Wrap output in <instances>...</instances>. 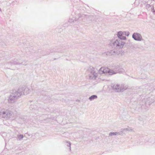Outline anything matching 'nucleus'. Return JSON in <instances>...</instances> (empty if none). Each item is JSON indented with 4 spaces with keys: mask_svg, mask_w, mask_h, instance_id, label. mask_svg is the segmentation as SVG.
<instances>
[{
    "mask_svg": "<svg viewBox=\"0 0 155 155\" xmlns=\"http://www.w3.org/2000/svg\"><path fill=\"white\" fill-rule=\"evenodd\" d=\"M116 134L114 133H111L109 134V135L110 136H112V135H116Z\"/></svg>",
    "mask_w": 155,
    "mask_h": 155,
    "instance_id": "5",
    "label": "nucleus"
},
{
    "mask_svg": "<svg viewBox=\"0 0 155 155\" xmlns=\"http://www.w3.org/2000/svg\"><path fill=\"white\" fill-rule=\"evenodd\" d=\"M123 32H122L121 31H119L118 33V36L120 38V37L122 36L123 35Z\"/></svg>",
    "mask_w": 155,
    "mask_h": 155,
    "instance_id": "4",
    "label": "nucleus"
},
{
    "mask_svg": "<svg viewBox=\"0 0 155 155\" xmlns=\"http://www.w3.org/2000/svg\"><path fill=\"white\" fill-rule=\"evenodd\" d=\"M97 96L95 95H93L91 96L90 98L89 99L91 100L93 99L96 98H97Z\"/></svg>",
    "mask_w": 155,
    "mask_h": 155,
    "instance_id": "3",
    "label": "nucleus"
},
{
    "mask_svg": "<svg viewBox=\"0 0 155 155\" xmlns=\"http://www.w3.org/2000/svg\"><path fill=\"white\" fill-rule=\"evenodd\" d=\"M132 36L133 38L136 40L140 41L142 39L141 35L137 33L134 34Z\"/></svg>",
    "mask_w": 155,
    "mask_h": 155,
    "instance_id": "2",
    "label": "nucleus"
},
{
    "mask_svg": "<svg viewBox=\"0 0 155 155\" xmlns=\"http://www.w3.org/2000/svg\"><path fill=\"white\" fill-rule=\"evenodd\" d=\"M19 137L21 138H23V136L22 135H20L19 136Z\"/></svg>",
    "mask_w": 155,
    "mask_h": 155,
    "instance_id": "6",
    "label": "nucleus"
},
{
    "mask_svg": "<svg viewBox=\"0 0 155 155\" xmlns=\"http://www.w3.org/2000/svg\"><path fill=\"white\" fill-rule=\"evenodd\" d=\"M100 71H102L104 73H109L110 74L112 73V71H110L109 68L106 67H103L100 69Z\"/></svg>",
    "mask_w": 155,
    "mask_h": 155,
    "instance_id": "1",
    "label": "nucleus"
}]
</instances>
